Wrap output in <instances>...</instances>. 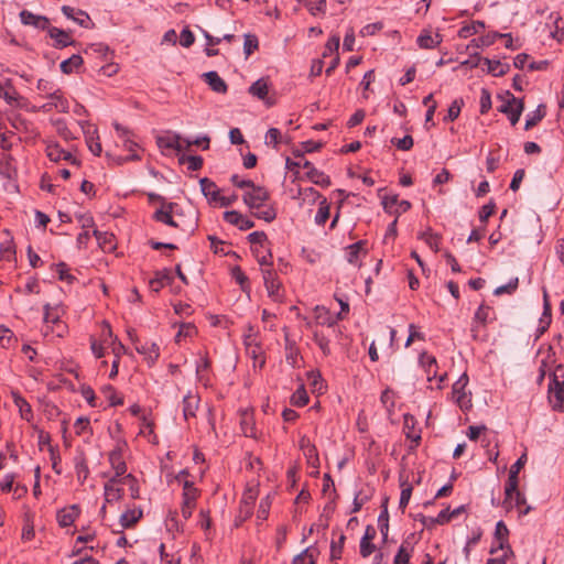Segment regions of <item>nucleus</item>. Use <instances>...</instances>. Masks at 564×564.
Returning a JSON list of instances; mask_svg holds the SVG:
<instances>
[{
  "label": "nucleus",
  "mask_w": 564,
  "mask_h": 564,
  "mask_svg": "<svg viewBox=\"0 0 564 564\" xmlns=\"http://www.w3.org/2000/svg\"><path fill=\"white\" fill-rule=\"evenodd\" d=\"M127 448V443L123 441L117 442L113 449L108 454L109 464L113 470L111 477H123L127 475V464L123 459V452Z\"/></svg>",
  "instance_id": "423d86ee"
},
{
  "label": "nucleus",
  "mask_w": 564,
  "mask_h": 564,
  "mask_svg": "<svg viewBox=\"0 0 564 564\" xmlns=\"http://www.w3.org/2000/svg\"><path fill=\"white\" fill-rule=\"evenodd\" d=\"M345 542V535L339 534L338 541H333L330 544V558L339 560L341 557L343 547Z\"/></svg>",
  "instance_id": "052dcab7"
},
{
  "label": "nucleus",
  "mask_w": 564,
  "mask_h": 564,
  "mask_svg": "<svg viewBox=\"0 0 564 564\" xmlns=\"http://www.w3.org/2000/svg\"><path fill=\"white\" fill-rule=\"evenodd\" d=\"M13 333L4 327L0 326V346L3 348H9L14 343Z\"/></svg>",
  "instance_id": "0e129e2a"
},
{
  "label": "nucleus",
  "mask_w": 564,
  "mask_h": 564,
  "mask_svg": "<svg viewBox=\"0 0 564 564\" xmlns=\"http://www.w3.org/2000/svg\"><path fill=\"white\" fill-rule=\"evenodd\" d=\"M48 35L55 41V47H66L73 44L70 35L62 29L51 26L48 29Z\"/></svg>",
  "instance_id": "c756f323"
},
{
  "label": "nucleus",
  "mask_w": 564,
  "mask_h": 564,
  "mask_svg": "<svg viewBox=\"0 0 564 564\" xmlns=\"http://www.w3.org/2000/svg\"><path fill=\"white\" fill-rule=\"evenodd\" d=\"M240 426L245 436L256 437L253 414L248 410H243L240 412Z\"/></svg>",
  "instance_id": "c85d7f7f"
},
{
  "label": "nucleus",
  "mask_w": 564,
  "mask_h": 564,
  "mask_svg": "<svg viewBox=\"0 0 564 564\" xmlns=\"http://www.w3.org/2000/svg\"><path fill=\"white\" fill-rule=\"evenodd\" d=\"M420 365L424 368L429 381L436 378H438V383L444 381L446 375L437 376L438 365L434 356L427 352H422L420 356Z\"/></svg>",
  "instance_id": "ddd939ff"
},
{
  "label": "nucleus",
  "mask_w": 564,
  "mask_h": 564,
  "mask_svg": "<svg viewBox=\"0 0 564 564\" xmlns=\"http://www.w3.org/2000/svg\"><path fill=\"white\" fill-rule=\"evenodd\" d=\"M500 111L506 113L511 124L514 126L523 111V102L521 99L512 96L500 107Z\"/></svg>",
  "instance_id": "4468645a"
},
{
  "label": "nucleus",
  "mask_w": 564,
  "mask_h": 564,
  "mask_svg": "<svg viewBox=\"0 0 564 564\" xmlns=\"http://www.w3.org/2000/svg\"><path fill=\"white\" fill-rule=\"evenodd\" d=\"M549 401L554 410L564 412V387L550 383Z\"/></svg>",
  "instance_id": "5701e85b"
},
{
  "label": "nucleus",
  "mask_w": 564,
  "mask_h": 564,
  "mask_svg": "<svg viewBox=\"0 0 564 564\" xmlns=\"http://www.w3.org/2000/svg\"><path fill=\"white\" fill-rule=\"evenodd\" d=\"M200 191L206 197L209 204L217 205L219 207L230 206V199H225V196L220 194V189L215 182L207 177L199 180Z\"/></svg>",
  "instance_id": "39448f33"
},
{
  "label": "nucleus",
  "mask_w": 564,
  "mask_h": 564,
  "mask_svg": "<svg viewBox=\"0 0 564 564\" xmlns=\"http://www.w3.org/2000/svg\"><path fill=\"white\" fill-rule=\"evenodd\" d=\"M527 454L523 453L518 460L510 467L508 480L506 482V492L509 496L511 491H514L516 487L519 486V473L527 463Z\"/></svg>",
  "instance_id": "2eb2a0df"
},
{
  "label": "nucleus",
  "mask_w": 564,
  "mask_h": 564,
  "mask_svg": "<svg viewBox=\"0 0 564 564\" xmlns=\"http://www.w3.org/2000/svg\"><path fill=\"white\" fill-rule=\"evenodd\" d=\"M83 64V58L78 54L72 55L69 58L63 61L61 63V70L64 74H72L74 70H76L80 65Z\"/></svg>",
  "instance_id": "a19ab883"
},
{
  "label": "nucleus",
  "mask_w": 564,
  "mask_h": 564,
  "mask_svg": "<svg viewBox=\"0 0 564 564\" xmlns=\"http://www.w3.org/2000/svg\"><path fill=\"white\" fill-rule=\"evenodd\" d=\"M486 326L485 324H478L475 318L473 317V321H471V327H470V333H471V337L475 339V340H485L487 335H486Z\"/></svg>",
  "instance_id": "4d7b16f0"
},
{
  "label": "nucleus",
  "mask_w": 564,
  "mask_h": 564,
  "mask_svg": "<svg viewBox=\"0 0 564 564\" xmlns=\"http://www.w3.org/2000/svg\"><path fill=\"white\" fill-rule=\"evenodd\" d=\"M412 547L409 544H401L394 558L393 564H410Z\"/></svg>",
  "instance_id": "a18cd8bd"
},
{
  "label": "nucleus",
  "mask_w": 564,
  "mask_h": 564,
  "mask_svg": "<svg viewBox=\"0 0 564 564\" xmlns=\"http://www.w3.org/2000/svg\"><path fill=\"white\" fill-rule=\"evenodd\" d=\"M224 219L234 225L237 226L240 230H248L254 226V223L250 220L249 218L241 215L239 212L230 210L226 212L224 214Z\"/></svg>",
  "instance_id": "4be33fe9"
},
{
  "label": "nucleus",
  "mask_w": 564,
  "mask_h": 564,
  "mask_svg": "<svg viewBox=\"0 0 564 564\" xmlns=\"http://www.w3.org/2000/svg\"><path fill=\"white\" fill-rule=\"evenodd\" d=\"M502 506L506 510L517 508L520 516H525L530 512L531 507L527 505L525 496L516 487L514 491H511L509 496L505 491V500Z\"/></svg>",
  "instance_id": "9b49d317"
},
{
  "label": "nucleus",
  "mask_w": 564,
  "mask_h": 564,
  "mask_svg": "<svg viewBox=\"0 0 564 564\" xmlns=\"http://www.w3.org/2000/svg\"><path fill=\"white\" fill-rule=\"evenodd\" d=\"M113 128L117 132L118 138L122 141V145L124 150L130 152L131 154L127 158V160L138 161L140 156L137 153L139 149V144L134 140V134L127 127L121 126L118 122H113Z\"/></svg>",
  "instance_id": "0eeeda50"
},
{
  "label": "nucleus",
  "mask_w": 564,
  "mask_h": 564,
  "mask_svg": "<svg viewBox=\"0 0 564 564\" xmlns=\"http://www.w3.org/2000/svg\"><path fill=\"white\" fill-rule=\"evenodd\" d=\"M199 497V490L194 486L193 482L184 480L182 503H196Z\"/></svg>",
  "instance_id": "e433bc0d"
},
{
  "label": "nucleus",
  "mask_w": 564,
  "mask_h": 564,
  "mask_svg": "<svg viewBox=\"0 0 564 564\" xmlns=\"http://www.w3.org/2000/svg\"><path fill=\"white\" fill-rule=\"evenodd\" d=\"M46 155L51 161L54 162L65 160L72 162L73 164H77V160L72 155L69 151L62 149L58 143L53 141H50L46 144Z\"/></svg>",
  "instance_id": "f3484780"
},
{
  "label": "nucleus",
  "mask_w": 564,
  "mask_h": 564,
  "mask_svg": "<svg viewBox=\"0 0 564 564\" xmlns=\"http://www.w3.org/2000/svg\"><path fill=\"white\" fill-rule=\"evenodd\" d=\"M248 240L258 263L263 268L272 267V253L267 235L263 231H253L248 236Z\"/></svg>",
  "instance_id": "f257e3e1"
},
{
  "label": "nucleus",
  "mask_w": 564,
  "mask_h": 564,
  "mask_svg": "<svg viewBox=\"0 0 564 564\" xmlns=\"http://www.w3.org/2000/svg\"><path fill=\"white\" fill-rule=\"evenodd\" d=\"M292 403L297 406H304L308 403V395L303 387L299 388L292 395Z\"/></svg>",
  "instance_id": "69168bd1"
},
{
  "label": "nucleus",
  "mask_w": 564,
  "mask_h": 564,
  "mask_svg": "<svg viewBox=\"0 0 564 564\" xmlns=\"http://www.w3.org/2000/svg\"><path fill=\"white\" fill-rule=\"evenodd\" d=\"M257 497H258L257 487L247 488V490L243 492L242 498H241V502H240L241 510H243V507H253L254 501L257 500Z\"/></svg>",
  "instance_id": "5fc2aeb1"
},
{
  "label": "nucleus",
  "mask_w": 564,
  "mask_h": 564,
  "mask_svg": "<svg viewBox=\"0 0 564 564\" xmlns=\"http://www.w3.org/2000/svg\"><path fill=\"white\" fill-rule=\"evenodd\" d=\"M318 555L317 549L310 546L293 558L292 564H314Z\"/></svg>",
  "instance_id": "4c0bfd02"
},
{
  "label": "nucleus",
  "mask_w": 564,
  "mask_h": 564,
  "mask_svg": "<svg viewBox=\"0 0 564 564\" xmlns=\"http://www.w3.org/2000/svg\"><path fill=\"white\" fill-rule=\"evenodd\" d=\"M423 104H424V106L427 107V111H426V116H425V122H431L433 120V116H434L435 110L437 108V104L434 100L433 94L427 95L423 99Z\"/></svg>",
  "instance_id": "680f3d73"
},
{
  "label": "nucleus",
  "mask_w": 564,
  "mask_h": 564,
  "mask_svg": "<svg viewBox=\"0 0 564 564\" xmlns=\"http://www.w3.org/2000/svg\"><path fill=\"white\" fill-rule=\"evenodd\" d=\"M185 162L188 163V169L191 171H198L203 166V158L198 156V155H188V156L183 155L180 159V163H185Z\"/></svg>",
  "instance_id": "e2e57ef3"
},
{
  "label": "nucleus",
  "mask_w": 564,
  "mask_h": 564,
  "mask_svg": "<svg viewBox=\"0 0 564 564\" xmlns=\"http://www.w3.org/2000/svg\"><path fill=\"white\" fill-rule=\"evenodd\" d=\"M245 346L247 356L252 359L254 369H261L265 364L264 351L256 337L245 335Z\"/></svg>",
  "instance_id": "9d476101"
},
{
  "label": "nucleus",
  "mask_w": 564,
  "mask_h": 564,
  "mask_svg": "<svg viewBox=\"0 0 564 564\" xmlns=\"http://www.w3.org/2000/svg\"><path fill=\"white\" fill-rule=\"evenodd\" d=\"M314 341L321 348V350L323 351V354L325 356L330 354L329 340H328V338L326 336L315 332L314 333Z\"/></svg>",
  "instance_id": "338daca9"
},
{
  "label": "nucleus",
  "mask_w": 564,
  "mask_h": 564,
  "mask_svg": "<svg viewBox=\"0 0 564 564\" xmlns=\"http://www.w3.org/2000/svg\"><path fill=\"white\" fill-rule=\"evenodd\" d=\"M482 62L487 66V72L494 76H503L509 70V65L500 61L484 58Z\"/></svg>",
  "instance_id": "58836bf2"
},
{
  "label": "nucleus",
  "mask_w": 564,
  "mask_h": 564,
  "mask_svg": "<svg viewBox=\"0 0 564 564\" xmlns=\"http://www.w3.org/2000/svg\"><path fill=\"white\" fill-rule=\"evenodd\" d=\"M519 286V279L513 278L511 279L506 285H500L495 289L494 294L496 296H500L502 294H512L517 291Z\"/></svg>",
  "instance_id": "864d4df0"
},
{
  "label": "nucleus",
  "mask_w": 564,
  "mask_h": 564,
  "mask_svg": "<svg viewBox=\"0 0 564 564\" xmlns=\"http://www.w3.org/2000/svg\"><path fill=\"white\" fill-rule=\"evenodd\" d=\"M329 204L325 197L319 200V207L315 215V223L317 225H324L329 217Z\"/></svg>",
  "instance_id": "49530a36"
},
{
  "label": "nucleus",
  "mask_w": 564,
  "mask_h": 564,
  "mask_svg": "<svg viewBox=\"0 0 564 564\" xmlns=\"http://www.w3.org/2000/svg\"><path fill=\"white\" fill-rule=\"evenodd\" d=\"M376 535L377 531L375 527L367 525L365 534L360 540V555L362 557H368L375 552L376 545L372 543V541L376 538Z\"/></svg>",
  "instance_id": "6ab92c4d"
},
{
  "label": "nucleus",
  "mask_w": 564,
  "mask_h": 564,
  "mask_svg": "<svg viewBox=\"0 0 564 564\" xmlns=\"http://www.w3.org/2000/svg\"><path fill=\"white\" fill-rule=\"evenodd\" d=\"M367 254V242L359 240L346 248V259L350 264L360 265V261Z\"/></svg>",
  "instance_id": "dca6fc26"
},
{
  "label": "nucleus",
  "mask_w": 564,
  "mask_h": 564,
  "mask_svg": "<svg viewBox=\"0 0 564 564\" xmlns=\"http://www.w3.org/2000/svg\"><path fill=\"white\" fill-rule=\"evenodd\" d=\"M173 275L169 269H163L155 272V275L153 279L150 280V289L151 291L158 293L162 288H164L166 284L172 283Z\"/></svg>",
  "instance_id": "393cba45"
},
{
  "label": "nucleus",
  "mask_w": 564,
  "mask_h": 564,
  "mask_svg": "<svg viewBox=\"0 0 564 564\" xmlns=\"http://www.w3.org/2000/svg\"><path fill=\"white\" fill-rule=\"evenodd\" d=\"M12 399L14 405L19 409L21 419L31 422L33 412L30 403L19 392H12Z\"/></svg>",
  "instance_id": "cd10ccee"
},
{
  "label": "nucleus",
  "mask_w": 564,
  "mask_h": 564,
  "mask_svg": "<svg viewBox=\"0 0 564 564\" xmlns=\"http://www.w3.org/2000/svg\"><path fill=\"white\" fill-rule=\"evenodd\" d=\"M121 484L124 485V488H128V492L131 499L140 498V489L134 476H132L131 474L124 475L122 477Z\"/></svg>",
  "instance_id": "ea45409f"
},
{
  "label": "nucleus",
  "mask_w": 564,
  "mask_h": 564,
  "mask_svg": "<svg viewBox=\"0 0 564 564\" xmlns=\"http://www.w3.org/2000/svg\"><path fill=\"white\" fill-rule=\"evenodd\" d=\"M142 518L141 509H129L120 517V524L122 528L128 529L133 527Z\"/></svg>",
  "instance_id": "f704fd0d"
},
{
  "label": "nucleus",
  "mask_w": 564,
  "mask_h": 564,
  "mask_svg": "<svg viewBox=\"0 0 564 564\" xmlns=\"http://www.w3.org/2000/svg\"><path fill=\"white\" fill-rule=\"evenodd\" d=\"M21 22L25 25H32L40 30H47L50 26V20L44 15H36L28 10H23L20 13Z\"/></svg>",
  "instance_id": "a211bd4d"
},
{
  "label": "nucleus",
  "mask_w": 564,
  "mask_h": 564,
  "mask_svg": "<svg viewBox=\"0 0 564 564\" xmlns=\"http://www.w3.org/2000/svg\"><path fill=\"white\" fill-rule=\"evenodd\" d=\"M254 215L259 219H263L268 223H271L276 218V210L273 206L265 205L264 203L263 206L260 209H258V212Z\"/></svg>",
  "instance_id": "603ef678"
},
{
  "label": "nucleus",
  "mask_w": 564,
  "mask_h": 564,
  "mask_svg": "<svg viewBox=\"0 0 564 564\" xmlns=\"http://www.w3.org/2000/svg\"><path fill=\"white\" fill-rule=\"evenodd\" d=\"M482 29H485V23L482 21H474L470 24L464 25L458 31V36L460 39H467L471 35L479 33Z\"/></svg>",
  "instance_id": "79ce46f5"
},
{
  "label": "nucleus",
  "mask_w": 564,
  "mask_h": 564,
  "mask_svg": "<svg viewBox=\"0 0 564 564\" xmlns=\"http://www.w3.org/2000/svg\"><path fill=\"white\" fill-rule=\"evenodd\" d=\"M474 318L478 324L487 325L496 319V313L491 306L481 304L475 312Z\"/></svg>",
  "instance_id": "72a5a7b5"
},
{
  "label": "nucleus",
  "mask_w": 564,
  "mask_h": 564,
  "mask_svg": "<svg viewBox=\"0 0 564 564\" xmlns=\"http://www.w3.org/2000/svg\"><path fill=\"white\" fill-rule=\"evenodd\" d=\"M282 140L281 131L276 128H270L265 133V144L276 148Z\"/></svg>",
  "instance_id": "13d9d810"
},
{
  "label": "nucleus",
  "mask_w": 564,
  "mask_h": 564,
  "mask_svg": "<svg viewBox=\"0 0 564 564\" xmlns=\"http://www.w3.org/2000/svg\"><path fill=\"white\" fill-rule=\"evenodd\" d=\"M495 40H496V33L487 34L485 36H480V37L471 40V42L469 43L467 48H470V47L480 48V47L490 46L491 44H494Z\"/></svg>",
  "instance_id": "6e6d98bb"
},
{
  "label": "nucleus",
  "mask_w": 564,
  "mask_h": 564,
  "mask_svg": "<svg viewBox=\"0 0 564 564\" xmlns=\"http://www.w3.org/2000/svg\"><path fill=\"white\" fill-rule=\"evenodd\" d=\"M79 516V509L76 505L61 509L56 514L57 523L62 528L72 525Z\"/></svg>",
  "instance_id": "412c9836"
},
{
  "label": "nucleus",
  "mask_w": 564,
  "mask_h": 564,
  "mask_svg": "<svg viewBox=\"0 0 564 564\" xmlns=\"http://www.w3.org/2000/svg\"><path fill=\"white\" fill-rule=\"evenodd\" d=\"M182 215L177 212V205L173 203L163 204L161 208H159L154 213V219L156 221L163 223L170 227L181 229L185 231L186 225L182 219H178Z\"/></svg>",
  "instance_id": "7ed1b4c3"
},
{
  "label": "nucleus",
  "mask_w": 564,
  "mask_h": 564,
  "mask_svg": "<svg viewBox=\"0 0 564 564\" xmlns=\"http://www.w3.org/2000/svg\"><path fill=\"white\" fill-rule=\"evenodd\" d=\"M75 433L79 436L88 435L90 436L93 434L91 427H90V421L88 417L80 416L76 420L74 424Z\"/></svg>",
  "instance_id": "8fccbe9b"
},
{
  "label": "nucleus",
  "mask_w": 564,
  "mask_h": 564,
  "mask_svg": "<svg viewBox=\"0 0 564 564\" xmlns=\"http://www.w3.org/2000/svg\"><path fill=\"white\" fill-rule=\"evenodd\" d=\"M249 93L261 100H265L269 93L268 80L265 78L258 79L249 87Z\"/></svg>",
  "instance_id": "c9c22d12"
},
{
  "label": "nucleus",
  "mask_w": 564,
  "mask_h": 564,
  "mask_svg": "<svg viewBox=\"0 0 564 564\" xmlns=\"http://www.w3.org/2000/svg\"><path fill=\"white\" fill-rule=\"evenodd\" d=\"M101 393L109 401L111 406L121 405L123 403V399L117 394V391L112 386H105L101 389Z\"/></svg>",
  "instance_id": "de8ad7c7"
},
{
  "label": "nucleus",
  "mask_w": 564,
  "mask_h": 564,
  "mask_svg": "<svg viewBox=\"0 0 564 564\" xmlns=\"http://www.w3.org/2000/svg\"><path fill=\"white\" fill-rule=\"evenodd\" d=\"M75 470H76L78 480L80 482H84L89 475V469H88L87 462L83 456L77 457L75 459Z\"/></svg>",
  "instance_id": "3c124183"
},
{
  "label": "nucleus",
  "mask_w": 564,
  "mask_h": 564,
  "mask_svg": "<svg viewBox=\"0 0 564 564\" xmlns=\"http://www.w3.org/2000/svg\"><path fill=\"white\" fill-rule=\"evenodd\" d=\"M509 530L503 521L496 524L495 536L499 541L498 549L503 550L508 541Z\"/></svg>",
  "instance_id": "09e8293b"
},
{
  "label": "nucleus",
  "mask_w": 564,
  "mask_h": 564,
  "mask_svg": "<svg viewBox=\"0 0 564 564\" xmlns=\"http://www.w3.org/2000/svg\"><path fill=\"white\" fill-rule=\"evenodd\" d=\"M135 350L145 356V359L153 364L160 356V348L155 343L152 341H144V343H137L135 344Z\"/></svg>",
  "instance_id": "bb28decb"
},
{
  "label": "nucleus",
  "mask_w": 564,
  "mask_h": 564,
  "mask_svg": "<svg viewBox=\"0 0 564 564\" xmlns=\"http://www.w3.org/2000/svg\"><path fill=\"white\" fill-rule=\"evenodd\" d=\"M468 377L463 373L453 384L452 398L462 411H468L471 406V392L467 390Z\"/></svg>",
  "instance_id": "20e7f679"
},
{
  "label": "nucleus",
  "mask_w": 564,
  "mask_h": 564,
  "mask_svg": "<svg viewBox=\"0 0 564 564\" xmlns=\"http://www.w3.org/2000/svg\"><path fill=\"white\" fill-rule=\"evenodd\" d=\"M62 12L64 13L65 17H67L68 19H72L74 22H76L77 24H79L83 28L88 29L93 25L91 19L89 18V15L82 10L76 11L74 8H72L69 6H63Z\"/></svg>",
  "instance_id": "aec40b11"
},
{
  "label": "nucleus",
  "mask_w": 564,
  "mask_h": 564,
  "mask_svg": "<svg viewBox=\"0 0 564 564\" xmlns=\"http://www.w3.org/2000/svg\"><path fill=\"white\" fill-rule=\"evenodd\" d=\"M551 383L564 387V366L557 365L552 373Z\"/></svg>",
  "instance_id": "774afa93"
},
{
  "label": "nucleus",
  "mask_w": 564,
  "mask_h": 564,
  "mask_svg": "<svg viewBox=\"0 0 564 564\" xmlns=\"http://www.w3.org/2000/svg\"><path fill=\"white\" fill-rule=\"evenodd\" d=\"M122 477H110L104 486L105 501L112 503L122 499L126 494L124 485L121 484Z\"/></svg>",
  "instance_id": "f8f14e48"
},
{
  "label": "nucleus",
  "mask_w": 564,
  "mask_h": 564,
  "mask_svg": "<svg viewBox=\"0 0 564 564\" xmlns=\"http://www.w3.org/2000/svg\"><path fill=\"white\" fill-rule=\"evenodd\" d=\"M286 167L290 171H294L297 169H304L307 178L316 185L322 187H328L330 185V178L324 172L315 169L313 164L305 160L303 156H300L299 160L294 161L291 159H286Z\"/></svg>",
  "instance_id": "f03ea898"
},
{
  "label": "nucleus",
  "mask_w": 564,
  "mask_h": 564,
  "mask_svg": "<svg viewBox=\"0 0 564 564\" xmlns=\"http://www.w3.org/2000/svg\"><path fill=\"white\" fill-rule=\"evenodd\" d=\"M422 239L434 252L440 249L441 237L437 234L432 232L431 229L422 232L419 237Z\"/></svg>",
  "instance_id": "37998d69"
},
{
  "label": "nucleus",
  "mask_w": 564,
  "mask_h": 564,
  "mask_svg": "<svg viewBox=\"0 0 564 564\" xmlns=\"http://www.w3.org/2000/svg\"><path fill=\"white\" fill-rule=\"evenodd\" d=\"M259 42L256 35L253 34H246L245 35V43H243V51L246 56H250L257 48H258Z\"/></svg>",
  "instance_id": "bf43d9fd"
},
{
  "label": "nucleus",
  "mask_w": 564,
  "mask_h": 564,
  "mask_svg": "<svg viewBox=\"0 0 564 564\" xmlns=\"http://www.w3.org/2000/svg\"><path fill=\"white\" fill-rule=\"evenodd\" d=\"M50 101L43 106L46 110L55 108L61 112H65L68 109V101L64 98L59 89H55L48 94Z\"/></svg>",
  "instance_id": "a878e982"
},
{
  "label": "nucleus",
  "mask_w": 564,
  "mask_h": 564,
  "mask_svg": "<svg viewBox=\"0 0 564 564\" xmlns=\"http://www.w3.org/2000/svg\"><path fill=\"white\" fill-rule=\"evenodd\" d=\"M262 276L269 297L274 302H280L283 297L281 291L282 283L276 273L271 269V267H267L262 269Z\"/></svg>",
  "instance_id": "6e6552de"
},
{
  "label": "nucleus",
  "mask_w": 564,
  "mask_h": 564,
  "mask_svg": "<svg viewBox=\"0 0 564 564\" xmlns=\"http://www.w3.org/2000/svg\"><path fill=\"white\" fill-rule=\"evenodd\" d=\"M158 145L161 149L175 150V148H180V134L174 133L171 135L160 137L158 138Z\"/></svg>",
  "instance_id": "c03bdc74"
},
{
  "label": "nucleus",
  "mask_w": 564,
  "mask_h": 564,
  "mask_svg": "<svg viewBox=\"0 0 564 564\" xmlns=\"http://www.w3.org/2000/svg\"><path fill=\"white\" fill-rule=\"evenodd\" d=\"M199 398L195 394H187L183 399V414L185 420L194 417L198 409Z\"/></svg>",
  "instance_id": "473e14b6"
},
{
  "label": "nucleus",
  "mask_w": 564,
  "mask_h": 564,
  "mask_svg": "<svg viewBox=\"0 0 564 564\" xmlns=\"http://www.w3.org/2000/svg\"><path fill=\"white\" fill-rule=\"evenodd\" d=\"M44 323L46 328L56 332L57 336H62L66 327L59 316L50 310L48 305L45 306Z\"/></svg>",
  "instance_id": "b1692460"
},
{
  "label": "nucleus",
  "mask_w": 564,
  "mask_h": 564,
  "mask_svg": "<svg viewBox=\"0 0 564 564\" xmlns=\"http://www.w3.org/2000/svg\"><path fill=\"white\" fill-rule=\"evenodd\" d=\"M442 43V36L437 33L432 35L430 32L424 31L417 37V44L421 48L430 50L438 46Z\"/></svg>",
  "instance_id": "7c9ffc66"
},
{
  "label": "nucleus",
  "mask_w": 564,
  "mask_h": 564,
  "mask_svg": "<svg viewBox=\"0 0 564 564\" xmlns=\"http://www.w3.org/2000/svg\"><path fill=\"white\" fill-rule=\"evenodd\" d=\"M204 77L214 91L218 94H225L227 91V84L216 72L205 73Z\"/></svg>",
  "instance_id": "2f4dec72"
},
{
  "label": "nucleus",
  "mask_w": 564,
  "mask_h": 564,
  "mask_svg": "<svg viewBox=\"0 0 564 564\" xmlns=\"http://www.w3.org/2000/svg\"><path fill=\"white\" fill-rule=\"evenodd\" d=\"M269 197L270 194L264 187L253 184V187L243 193L242 200L249 208L260 209Z\"/></svg>",
  "instance_id": "1a4fd4ad"
}]
</instances>
